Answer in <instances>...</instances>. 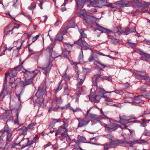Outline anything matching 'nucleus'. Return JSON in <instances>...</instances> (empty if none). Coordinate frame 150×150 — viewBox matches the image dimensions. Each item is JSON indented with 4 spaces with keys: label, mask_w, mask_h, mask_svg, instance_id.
Here are the masks:
<instances>
[{
    "label": "nucleus",
    "mask_w": 150,
    "mask_h": 150,
    "mask_svg": "<svg viewBox=\"0 0 150 150\" xmlns=\"http://www.w3.org/2000/svg\"><path fill=\"white\" fill-rule=\"evenodd\" d=\"M145 141L143 140H140L137 141L135 143H138L139 144H142L143 143H145Z\"/></svg>",
    "instance_id": "40"
},
{
    "label": "nucleus",
    "mask_w": 150,
    "mask_h": 150,
    "mask_svg": "<svg viewBox=\"0 0 150 150\" xmlns=\"http://www.w3.org/2000/svg\"><path fill=\"white\" fill-rule=\"evenodd\" d=\"M35 125L34 123L30 124L29 125L28 127L30 129H32L31 127Z\"/></svg>",
    "instance_id": "54"
},
{
    "label": "nucleus",
    "mask_w": 150,
    "mask_h": 150,
    "mask_svg": "<svg viewBox=\"0 0 150 150\" xmlns=\"http://www.w3.org/2000/svg\"><path fill=\"white\" fill-rule=\"evenodd\" d=\"M124 0H122L120 1H117L116 3V5H118L120 7H123L124 6Z\"/></svg>",
    "instance_id": "19"
},
{
    "label": "nucleus",
    "mask_w": 150,
    "mask_h": 150,
    "mask_svg": "<svg viewBox=\"0 0 150 150\" xmlns=\"http://www.w3.org/2000/svg\"><path fill=\"white\" fill-rule=\"evenodd\" d=\"M89 122V121H86L85 120H82L79 122L78 127H82L84 125H86Z\"/></svg>",
    "instance_id": "17"
},
{
    "label": "nucleus",
    "mask_w": 150,
    "mask_h": 150,
    "mask_svg": "<svg viewBox=\"0 0 150 150\" xmlns=\"http://www.w3.org/2000/svg\"><path fill=\"white\" fill-rule=\"evenodd\" d=\"M81 17L84 20H85L86 23L89 21H91L94 18L92 16H89L86 14V13H82L81 15Z\"/></svg>",
    "instance_id": "8"
},
{
    "label": "nucleus",
    "mask_w": 150,
    "mask_h": 150,
    "mask_svg": "<svg viewBox=\"0 0 150 150\" xmlns=\"http://www.w3.org/2000/svg\"><path fill=\"white\" fill-rule=\"evenodd\" d=\"M139 54L142 56V58L143 60L147 61H150V55L142 51H140Z\"/></svg>",
    "instance_id": "11"
},
{
    "label": "nucleus",
    "mask_w": 150,
    "mask_h": 150,
    "mask_svg": "<svg viewBox=\"0 0 150 150\" xmlns=\"http://www.w3.org/2000/svg\"><path fill=\"white\" fill-rule=\"evenodd\" d=\"M115 91H112V92H106L105 91V90L103 88H100L98 92V94L99 96L101 97H105L104 96V94L105 93H111L112 92H114Z\"/></svg>",
    "instance_id": "16"
},
{
    "label": "nucleus",
    "mask_w": 150,
    "mask_h": 150,
    "mask_svg": "<svg viewBox=\"0 0 150 150\" xmlns=\"http://www.w3.org/2000/svg\"><path fill=\"white\" fill-rule=\"evenodd\" d=\"M26 16L28 18L29 20L31 22L32 21V19L31 17L29 15Z\"/></svg>",
    "instance_id": "57"
},
{
    "label": "nucleus",
    "mask_w": 150,
    "mask_h": 150,
    "mask_svg": "<svg viewBox=\"0 0 150 150\" xmlns=\"http://www.w3.org/2000/svg\"><path fill=\"white\" fill-rule=\"evenodd\" d=\"M110 127H107V125H105L104 126L106 128V129L108 130H114L117 128L118 125L115 124V123H112L111 125H109Z\"/></svg>",
    "instance_id": "9"
},
{
    "label": "nucleus",
    "mask_w": 150,
    "mask_h": 150,
    "mask_svg": "<svg viewBox=\"0 0 150 150\" xmlns=\"http://www.w3.org/2000/svg\"><path fill=\"white\" fill-rule=\"evenodd\" d=\"M144 98L143 96H138L135 97L134 98V99L136 100H139L140 99H142Z\"/></svg>",
    "instance_id": "34"
},
{
    "label": "nucleus",
    "mask_w": 150,
    "mask_h": 150,
    "mask_svg": "<svg viewBox=\"0 0 150 150\" xmlns=\"http://www.w3.org/2000/svg\"><path fill=\"white\" fill-rule=\"evenodd\" d=\"M124 141L123 140H117L116 141H112L110 143V144L117 145H120L124 143Z\"/></svg>",
    "instance_id": "15"
},
{
    "label": "nucleus",
    "mask_w": 150,
    "mask_h": 150,
    "mask_svg": "<svg viewBox=\"0 0 150 150\" xmlns=\"http://www.w3.org/2000/svg\"><path fill=\"white\" fill-rule=\"evenodd\" d=\"M20 25H16V26H14L12 29V30H13L14 29H15V28H18L20 26Z\"/></svg>",
    "instance_id": "56"
},
{
    "label": "nucleus",
    "mask_w": 150,
    "mask_h": 150,
    "mask_svg": "<svg viewBox=\"0 0 150 150\" xmlns=\"http://www.w3.org/2000/svg\"><path fill=\"white\" fill-rule=\"evenodd\" d=\"M73 46L72 44H71L69 43H66L64 45V47L65 48V51H62V54L64 56L67 57V55H69L70 53L69 51L67 50V48L70 49Z\"/></svg>",
    "instance_id": "6"
},
{
    "label": "nucleus",
    "mask_w": 150,
    "mask_h": 150,
    "mask_svg": "<svg viewBox=\"0 0 150 150\" xmlns=\"http://www.w3.org/2000/svg\"><path fill=\"white\" fill-rule=\"evenodd\" d=\"M105 100L107 102H112V99H110V98H108V97H105Z\"/></svg>",
    "instance_id": "44"
},
{
    "label": "nucleus",
    "mask_w": 150,
    "mask_h": 150,
    "mask_svg": "<svg viewBox=\"0 0 150 150\" xmlns=\"http://www.w3.org/2000/svg\"><path fill=\"white\" fill-rule=\"evenodd\" d=\"M31 5L32 6H29L28 7V8L30 10L32 9L33 8H35L36 7V4L35 3H33L31 4Z\"/></svg>",
    "instance_id": "29"
},
{
    "label": "nucleus",
    "mask_w": 150,
    "mask_h": 150,
    "mask_svg": "<svg viewBox=\"0 0 150 150\" xmlns=\"http://www.w3.org/2000/svg\"><path fill=\"white\" fill-rule=\"evenodd\" d=\"M39 137L37 135H36L34 138L33 139V142H37L38 139Z\"/></svg>",
    "instance_id": "35"
},
{
    "label": "nucleus",
    "mask_w": 150,
    "mask_h": 150,
    "mask_svg": "<svg viewBox=\"0 0 150 150\" xmlns=\"http://www.w3.org/2000/svg\"><path fill=\"white\" fill-rule=\"evenodd\" d=\"M144 43L150 45V41L146 40H145L144 41Z\"/></svg>",
    "instance_id": "48"
},
{
    "label": "nucleus",
    "mask_w": 150,
    "mask_h": 150,
    "mask_svg": "<svg viewBox=\"0 0 150 150\" xmlns=\"http://www.w3.org/2000/svg\"><path fill=\"white\" fill-rule=\"evenodd\" d=\"M129 45L132 47H134L135 45V44L132 42H129L128 43Z\"/></svg>",
    "instance_id": "46"
},
{
    "label": "nucleus",
    "mask_w": 150,
    "mask_h": 150,
    "mask_svg": "<svg viewBox=\"0 0 150 150\" xmlns=\"http://www.w3.org/2000/svg\"><path fill=\"white\" fill-rule=\"evenodd\" d=\"M75 23L72 21H70L69 22L67 25H64V26L66 27H68L69 28H71L73 27V25H74Z\"/></svg>",
    "instance_id": "21"
},
{
    "label": "nucleus",
    "mask_w": 150,
    "mask_h": 150,
    "mask_svg": "<svg viewBox=\"0 0 150 150\" xmlns=\"http://www.w3.org/2000/svg\"><path fill=\"white\" fill-rule=\"evenodd\" d=\"M124 6L128 7L131 5V3L127 1L124 0Z\"/></svg>",
    "instance_id": "26"
},
{
    "label": "nucleus",
    "mask_w": 150,
    "mask_h": 150,
    "mask_svg": "<svg viewBox=\"0 0 150 150\" xmlns=\"http://www.w3.org/2000/svg\"><path fill=\"white\" fill-rule=\"evenodd\" d=\"M98 64H100L102 66H103V67H106V66L105 65L101 63L100 62H98Z\"/></svg>",
    "instance_id": "64"
},
{
    "label": "nucleus",
    "mask_w": 150,
    "mask_h": 150,
    "mask_svg": "<svg viewBox=\"0 0 150 150\" xmlns=\"http://www.w3.org/2000/svg\"><path fill=\"white\" fill-rule=\"evenodd\" d=\"M52 66L51 64L49 63L47 65H44L43 67L41 68L44 71V73L45 75L49 73Z\"/></svg>",
    "instance_id": "7"
},
{
    "label": "nucleus",
    "mask_w": 150,
    "mask_h": 150,
    "mask_svg": "<svg viewBox=\"0 0 150 150\" xmlns=\"http://www.w3.org/2000/svg\"><path fill=\"white\" fill-rule=\"evenodd\" d=\"M55 100L57 104L61 103L62 102V100L61 98H56Z\"/></svg>",
    "instance_id": "32"
},
{
    "label": "nucleus",
    "mask_w": 150,
    "mask_h": 150,
    "mask_svg": "<svg viewBox=\"0 0 150 150\" xmlns=\"http://www.w3.org/2000/svg\"><path fill=\"white\" fill-rule=\"evenodd\" d=\"M90 3L91 5L93 6H95L97 4V2L96 0H94L92 1H91Z\"/></svg>",
    "instance_id": "36"
},
{
    "label": "nucleus",
    "mask_w": 150,
    "mask_h": 150,
    "mask_svg": "<svg viewBox=\"0 0 150 150\" xmlns=\"http://www.w3.org/2000/svg\"><path fill=\"white\" fill-rule=\"evenodd\" d=\"M100 96H97L95 97L92 96H90L89 97V99L91 101L94 102L96 103H98L99 102V100L100 98Z\"/></svg>",
    "instance_id": "14"
},
{
    "label": "nucleus",
    "mask_w": 150,
    "mask_h": 150,
    "mask_svg": "<svg viewBox=\"0 0 150 150\" xmlns=\"http://www.w3.org/2000/svg\"><path fill=\"white\" fill-rule=\"evenodd\" d=\"M79 31L82 38H85L86 37V34L84 33L83 30H79Z\"/></svg>",
    "instance_id": "27"
},
{
    "label": "nucleus",
    "mask_w": 150,
    "mask_h": 150,
    "mask_svg": "<svg viewBox=\"0 0 150 150\" xmlns=\"http://www.w3.org/2000/svg\"><path fill=\"white\" fill-rule=\"evenodd\" d=\"M10 74L12 76L11 77V76H10L11 79L12 78L13 79V77L16 76L17 75V74L15 72V71L14 70H13L12 72H11Z\"/></svg>",
    "instance_id": "28"
},
{
    "label": "nucleus",
    "mask_w": 150,
    "mask_h": 150,
    "mask_svg": "<svg viewBox=\"0 0 150 150\" xmlns=\"http://www.w3.org/2000/svg\"><path fill=\"white\" fill-rule=\"evenodd\" d=\"M35 125L34 123L30 124L29 125L28 127L30 129H32L31 127Z\"/></svg>",
    "instance_id": "53"
},
{
    "label": "nucleus",
    "mask_w": 150,
    "mask_h": 150,
    "mask_svg": "<svg viewBox=\"0 0 150 150\" xmlns=\"http://www.w3.org/2000/svg\"><path fill=\"white\" fill-rule=\"evenodd\" d=\"M20 95H21V93L19 95L16 94V95L17 96L18 98V100L20 101H21L20 96Z\"/></svg>",
    "instance_id": "59"
},
{
    "label": "nucleus",
    "mask_w": 150,
    "mask_h": 150,
    "mask_svg": "<svg viewBox=\"0 0 150 150\" xmlns=\"http://www.w3.org/2000/svg\"><path fill=\"white\" fill-rule=\"evenodd\" d=\"M116 4H107L106 5V6H110L112 8H114L115 7V5Z\"/></svg>",
    "instance_id": "38"
},
{
    "label": "nucleus",
    "mask_w": 150,
    "mask_h": 150,
    "mask_svg": "<svg viewBox=\"0 0 150 150\" xmlns=\"http://www.w3.org/2000/svg\"><path fill=\"white\" fill-rule=\"evenodd\" d=\"M148 7L147 6H146V7L144 8L142 10V11L143 12H146L147 11V8Z\"/></svg>",
    "instance_id": "50"
},
{
    "label": "nucleus",
    "mask_w": 150,
    "mask_h": 150,
    "mask_svg": "<svg viewBox=\"0 0 150 150\" xmlns=\"http://www.w3.org/2000/svg\"><path fill=\"white\" fill-rule=\"evenodd\" d=\"M79 95L77 94H75L74 96V98L76 97V102H77L79 100Z\"/></svg>",
    "instance_id": "43"
},
{
    "label": "nucleus",
    "mask_w": 150,
    "mask_h": 150,
    "mask_svg": "<svg viewBox=\"0 0 150 150\" xmlns=\"http://www.w3.org/2000/svg\"><path fill=\"white\" fill-rule=\"evenodd\" d=\"M46 92L45 89H40L39 88L35 96L38 98L37 103L43 107L45 106L43 103L44 99L42 98L44 95H46Z\"/></svg>",
    "instance_id": "1"
},
{
    "label": "nucleus",
    "mask_w": 150,
    "mask_h": 150,
    "mask_svg": "<svg viewBox=\"0 0 150 150\" xmlns=\"http://www.w3.org/2000/svg\"><path fill=\"white\" fill-rule=\"evenodd\" d=\"M7 49V48L6 46H5L4 47V50H3V52H4L6 51Z\"/></svg>",
    "instance_id": "61"
},
{
    "label": "nucleus",
    "mask_w": 150,
    "mask_h": 150,
    "mask_svg": "<svg viewBox=\"0 0 150 150\" xmlns=\"http://www.w3.org/2000/svg\"><path fill=\"white\" fill-rule=\"evenodd\" d=\"M100 112L101 113H102L103 115L105 116V118L108 121L110 122H111V121H112L111 120L108 119V117H107L105 116L104 115V114L102 110H100Z\"/></svg>",
    "instance_id": "39"
},
{
    "label": "nucleus",
    "mask_w": 150,
    "mask_h": 150,
    "mask_svg": "<svg viewBox=\"0 0 150 150\" xmlns=\"http://www.w3.org/2000/svg\"><path fill=\"white\" fill-rule=\"evenodd\" d=\"M120 127L122 129H126L127 127V126L123 124H122L120 125Z\"/></svg>",
    "instance_id": "45"
},
{
    "label": "nucleus",
    "mask_w": 150,
    "mask_h": 150,
    "mask_svg": "<svg viewBox=\"0 0 150 150\" xmlns=\"http://www.w3.org/2000/svg\"><path fill=\"white\" fill-rule=\"evenodd\" d=\"M86 1V0H76V4L77 7L81 8L83 7Z\"/></svg>",
    "instance_id": "12"
},
{
    "label": "nucleus",
    "mask_w": 150,
    "mask_h": 150,
    "mask_svg": "<svg viewBox=\"0 0 150 150\" xmlns=\"http://www.w3.org/2000/svg\"><path fill=\"white\" fill-rule=\"evenodd\" d=\"M83 70L84 72H87L89 71V69H84Z\"/></svg>",
    "instance_id": "62"
},
{
    "label": "nucleus",
    "mask_w": 150,
    "mask_h": 150,
    "mask_svg": "<svg viewBox=\"0 0 150 150\" xmlns=\"http://www.w3.org/2000/svg\"><path fill=\"white\" fill-rule=\"evenodd\" d=\"M38 71L36 70L32 72H26L24 76H28V78L25 79V85H28L32 82V79L37 74Z\"/></svg>",
    "instance_id": "2"
},
{
    "label": "nucleus",
    "mask_w": 150,
    "mask_h": 150,
    "mask_svg": "<svg viewBox=\"0 0 150 150\" xmlns=\"http://www.w3.org/2000/svg\"><path fill=\"white\" fill-rule=\"evenodd\" d=\"M77 138L78 139L79 141L84 143L85 142V141L86 140V138L84 137L81 136L79 135H78Z\"/></svg>",
    "instance_id": "20"
},
{
    "label": "nucleus",
    "mask_w": 150,
    "mask_h": 150,
    "mask_svg": "<svg viewBox=\"0 0 150 150\" xmlns=\"http://www.w3.org/2000/svg\"><path fill=\"white\" fill-rule=\"evenodd\" d=\"M54 46V45L49 47L46 50L47 59L50 62H52L57 57L55 52L52 50Z\"/></svg>",
    "instance_id": "3"
},
{
    "label": "nucleus",
    "mask_w": 150,
    "mask_h": 150,
    "mask_svg": "<svg viewBox=\"0 0 150 150\" xmlns=\"http://www.w3.org/2000/svg\"><path fill=\"white\" fill-rule=\"evenodd\" d=\"M77 78L80 85H81L85 78V75L79 71L76 72Z\"/></svg>",
    "instance_id": "5"
},
{
    "label": "nucleus",
    "mask_w": 150,
    "mask_h": 150,
    "mask_svg": "<svg viewBox=\"0 0 150 150\" xmlns=\"http://www.w3.org/2000/svg\"><path fill=\"white\" fill-rule=\"evenodd\" d=\"M65 137L67 139V140H70V137L68 135H67L66 136H65Z\"/></svg>",
    "instance_id": "60"
},
{
    "label": "nucleus",
    "mask_w": 150,
    "mask_h": 150,
    "mask_svg": "<svg viewBox=\"0 0 150 150\" xmlns=\"http://www.w3.org/2000/svg\"><path fill=\"white\" fill-rule=\"evenodd\" d=\"M63 122L65 124V126H68V124H66V122H67V120L66 119H63Z\"/></svg>",
    "instance_id": "51"
},
{
    "label": "nucleus",
    "mask_w": 150,
    "mask_h": 150,
    "mask_svg": "<svg viewBox=\"0 0 150 150\" xmlns=\"http://www.w3.org/2000/svg\"><path fill=\"white\" fill-rule=\"evenodd\" d=\"M7 93L6 92V89L5 87H4L3 89V91L0 95V96H3V97L4 98V97L5 96V94H6Z\"/></svg>",
    "instance_id": "25"
},
{
    "label": "nucleus",
    "mask_w": 150,
    "mask_h": 150,
    "mask_svg": "<svg viewBox=\"0 0 150 150\" xmlns=\"http://www.w3.org/2000/svg\"><path fill=\"white\" fill-rule=\"evenodd\" d=\"M63 38L62 35L61 33H59L57 35L56 38L57 40L61 41L62 40Z\"/></svg>",
    "instance_id": "22"
},
{
    "label": "nucleus",
    "mask_w": 150,
    "mask_h": 150,
    "mask_svg": "<svg viewBox=\"0 0 150 150\" xmlns=\"http://www.w3.org/2000/svg\"><path fill=\"white\" fill-rule=\"evenodd\" d=\"M110 147V144H106L104 146V149L105 150H107L108 148Z\"/></svg>",
    "instance_id": "41"
},
{
    "label": "nucleus",
    "mask_w": 150,
    "mask_h": 150,
    "mask_svg": "<svg viewBox=\"0 0 150 150\" xmlns=\"http://www.w3.org/2000/svg\"><path fill=\"white\" fill-rule=\"evenodd\" d=\"M70 62L71 65H74V67L75 69H76L77 68V67L76 66L77 64V63H73V62L71 61H70Z\"/></svg>",
    "instance_id": "42"
},
{
    "label": "nucleus",
    "mask_w": 150,
    "mask_h": 150,
    "mask_svg": "<svg viewBox=\"0 0 150 150\" xmlns=\"http://www.w3.org/2000/svg\"><path fill=\"white\" fill-rule=\"evenodd\" d=\"M139 3V1H138L137 0H134L133 2V4H137Z\"/></svg>",
    "instance_id": "52"
},
{
    "label": "nucleus",
    "mask_w": 150,
    "mask_h": 150,
    "mask_svg": "<svg viewBox=\"0 0 150 150\" xmlns=\"http://www.w3.org/2000/svg\"><path fill=\"white\" fill-rule=\"evenodd\" d=\"M40 1V3L38 5H39V6H40V8L41 9H42V5L43 4V2L42 1Z\"/></svg>",
    "instance_id": "49"
},
{
    "label": "nucleus",
    "mask_w": 150,
    "mask_h": 150,
    "mask_svg": "<svg viewBox=\"0 0 150 150\" xmlns=\"http://www.w3.org/2000/svg\"><path fill=\"white\" fill-rule=\"evenodd\" d=\"M5 132H6L7 133V140H8L11 138V133L9 132L8 130L5 131Z\"/></svg>",
    "instance_id": "24"
},
{
    "label": "nucleus",
    "mask_w": 150,
    "mask_h": 150,
    "mask_svg": "<svg viewBox=\"0 0 150 150\" xmlns=\"http://www.w3.org/2000/svg\"><path fill=\"white\" fill-rule=\"evenodd\" d=\"M11 75L10 73H7L5 74V80L6 81L7 80V77L9 75Z\"/></svg>",
    "instance_id": "47"
},
{
    "label": "nucleus",
    "mask_w": 150,
    "mask_h": 150,
    "mask_svg": "<svg viewBox=\"0 0 150 150\" xmlns=\"http://www.w3.org/2000/svg\"><path fill=\"white\" fill-rule=\"evenodd\" d=\"M58 131V132L63 131L66 132L67 131V130L65 127H62V126H60Z\"/></svg>",
    "instance_id": "23"
},
{
    "label": "nucleus",
    "mask_w": 150,
    "mask_h": 150,
    "mask_svg": "<svg viewBox=\"0 0 150 150\" xmlns=\"http://www.w3.org/2000/svg\"><path fill=\"white\" fill-rule=\"evenodd\" d=\"M39 37V35H36L33 38H32V39L33 40H32V42H34L35 41H36L38 39V38Z\"/></svg>",
    "instance_id": "37"
},
{
    "label": "nucleus",
    "mask_w": 150,
    "mask_h": 150,
    "mask_svg": "<svg viewBox=\"0 0 150 150\" xmlns=\"http://www.w3.org/2000/svg\"><path fill=\"white\" fill-rule=\"evenodd\" d=\"M61 120L60 119H54L52 123H51V125L52 124H54L57 122H61Z\"/></svg>",
    "instance_id": "30"
},
{
    "label": "nucleus",
    "mask_w": 150,
    "mask_h": 150,
    "mask_svg": "<svg viewBox=\"0 0 150 150\" xmlns=\"http://www.w3.org/2000/svg\"><path fill=\"white\" fill-rule=\"evenodd\" d=\"M136 73L139 76L138 77V78H139L140 79H143V78L142 77V76H141V75L142 73L141 72L139 71H136Z\"/></svg>",
    "instance_id": "33"
},
{
    "label": "nucleus",
    "mask_w": 150,
    "mask_h": 150,
    "mask_svg": "<svg viewBox=\"0 0 150 150\" xmlns=\"http://www.w3.org/2000/svg\"><path fill=\"white\" fill-rule=\"evenodd\" d=\"M19 129L23 132V134H25L27 131V128L25 127H23Z\"/></svg>",
    "instance_id": "31"
},
{
    "label": "nucleus",
    "mask_w": 150,
    "mask_h": 150,
    "mask_svg": "<svg viewBox=\"0 0 150 150\" xmlns=\"http://www.w3.org/2000/svg\"><path fill=\"white\" fill-rule=\"evenodd\" d=\"M8 33V32H6V31H4V37L6 36L7 35Z\"/></svg>",
    "instance_id": "63"
},
{
    "label": "nucleus",
    "mask_w": 150,
    "mask_h": 150,
    "mask_svg": "<svg viewBox=\"0 0 150 150\" xmlns=\"http://www.w3.org/2000/svg\"><path fill=\"white\" fill-rule=\"evenodd\" d=\"M120 120L118 122L119 123L126 122L128 121V120L127 119V117L125 116H123L122 117H120Z\"/></svg>",
    "instance_id": "18"
},
{
    "label": "nucleus",
    "mask_w": 150,
    "mask_h": 150,
    "mask_svg": "<svg viewBox=\"0 0 150 150\" xmlns=\"http://www.w3.org/2000/svg\"><path fill=\"white\" fill-rule=\"evenodd\" d=\"M62 87V85L60 83L59 86L57 88V89L56 91H57L58 90H60L61 89Z\"/></svg>",
    "instance_id": "55"
},
{
    "label": "nucleus",
    "mask_w": 150,
    "mask_h": 150,
    "mask_svg": "<svg viewBox=\"0 0 150 150\" xmlns=\"http://www.w3.org/2000/svg\"><path fill=\"white\" fill-rule=\"evenodd\" d=\"M118 33H119L120 34H123L124 35H128L130 33H131L132 32H136V30L135 29L133 28L132 29V30L131 31H130L129 30H125V31L122 30L120 28H118Z\"/></svg>",
    "instance_id": "10"
},
{
    "label": "nucleus",
    "mask_w": 150,
    "mask_h": 150,
    "mask_svg": "<svg viewBox=\"0 0 150 150\" xmlns=\"http://www.w3.org/2000/svg\"><path fill=\"white\" fill-rule=\"evenodd\" d=\"M76 43L79 46H81V51H82V50H86L89 48L88 45L85 41H83L81 39H79Z\"/></svg>",
    "instance_id": "4"
},
{
    "label": "nucleus",
    "mask_w": 150,
    "mask_h": 150,
    "mask_svg": "<svg viewBox=\"0 0 150 150\" xmlns=\"http://www.w3.org/2000/svg\"><path fill=\"white\" fill-rule=\"evenodd\" d=\"M67 134L66 133H62L61 135L64 138L65 137V136H67Z\"/></svg>",
    "instance_id": "58"
},
{
    "label": "nucleus",
    "mask_w": 150,
    "mask_h": 150,
    "mask_svg": "<svg viewBox=\"0 0 150 150\" xmlns=\"http://www.w3.org/2000/svg\"><path fill=\"white\" fill-rule=\"evenodd\" d=\"M96 24L97 26H98V28L96 29V30H99V31L101 32V33H102L103 32L107 33H110V32H111V31H110L109 30L102 27L101 26H100L99 25H98L97 24Z\"/></svg>",
    "instance_id": "13"
}]
</instances>
